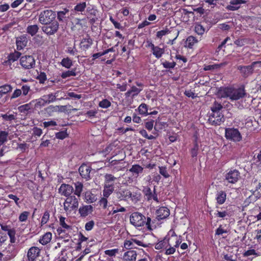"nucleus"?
Returning a JSON list of instances; mask_svg holds the SVG:
<instances>
[{"label":"nucleus","mask_w":261,"mask_h":261,"mask_svg":"<svg viewBox=\"0 0 261 261\" xmlns=\"http://www.w3.org/2000/svg\"><path fill=\"white\" fill-rule=\"evenodd\" d=\"M152 54L158 59L160 58L164 53V48L156 46L152 50Z\"/></svg>","instance_id":"58836bf2"},{"label":"nucleus","mask_w":261,"mask_h":261,"mask_svg":"<svg viewBox=\"0 0 261 261\" xmlns=\"http://www.w3.org/2000/svg\"><path fill=\"white\" fill-rule=\"evenodd\" d=\"M42 27V31L48 36L54 35L59 28V24L57 21H53L47 24H44Z\"/></svg>","instance_id":"6e6552de"},{"label":"nucleus","mask_w":261,"mask_h":261,"mask_svg":"<svg viewBox=\"0 0 261 261\" xmlns=\"http://www.w3.org/2000/svg\"><path fill=\"white\" fill-rule=\"evenodd\" d=\"M118 207L117 208L113 207L111 212H109V215H113L118 212H124L126 211V209L119 204H118Z\"/></svg>","instance_id":"5fc2aeb1"},{"label":"nucleus","mask_w":261,"mask_h":261,"mask_svg":"<svg viewBox=\"0 0 261 261\" xmlns=\"http://www.w3.org/2000/svg\"><path fill=\"white\" fill-rule=\"evenodd\" d=\"M65 219V218L62 216L60 217L59 221L61 227L58 228L57 229V231L59 234L71 229V226L66 223Z\"/></svg>","instance_id":"a211bd4d"},{"label":"nucleus","mask_w":261,"mask_h":261,"mask_svg":"<svg viewBox=\"0 0 261 261\" xmlns=\"http://www.w3.org/2000/svg\"><path fill=\"white\" fill-rule=\"evenodd\" d=\"M38 30L39 27L37 24L28 25L27 28V32L32 36L35 35Z\"/></svg>","instance_id":"473e14b6"},{"label":"nucleus","mask_w":261,"mask_h":261,"mask_svg":"<svg viewBox=\"0 0 261 261\" xmlns=\"http://www.w3.org/2000/svg\"><path fill=\"white\" fill-rule=\"evenodd\" d=\"M8 133L6 131L0 132V146L7 141Z\"/></svg>","instance_id":"8fccbe9b"},{"label":"nucleus","mask_w":261,"mask_h":261,"mask_svg":"<svg viewBox=\"0 0 261 261\" xmlns=\"http://www.w3.org/2000/svg\"><path fill=\"white\" fill-rule=\"evenodd\" d=\"M20 53L15 51L14 53H12L9 55L8 60L10 62H14L17 61L18 59L20 58Z\"/></svg>","instance_id":"49530a36"},{"label":"nucleus","mask_w":261,"mask_h":261,"mask_svg":"<svg viewBox=\"0 0 261 261\" xmlns=\"http://www.w3.org/2000/svg\"><path fill=\"white\" fill-rule=\"evenodd\" d=\"M104 177L105 185L114 187L115 182L117 179V177L111 174H106Z\"/></svg>","instance_id":"b1692460"},{"label":"nucleus","mask_w":261,"mask_h":261,"mask_svg":"<svg viewBox=\"0 0 261 261\" xmlns=\"http://www.w3.org/2000/svg\"><path fill=\"white\" fill-rule=\"evenodd\" d=\"M56 17L55 12L51 10H45L40 12L39 21L42 24H47L54 21Z\"/></svg>","instance_id":"7ed1b4c3"},{"label":"nucleus","mask_w":261,"mask_h":261,"mask_svg":"<svg viewBox=\"0 0 261 261\" xmlns=\"http://www.w3.org/2000/svg\"><path fill=\"white\" fill-rule=\"evenodd\" d=\"M142 90V88L140 89L133 86L131 87L130 90H128L126 93H125V96L126 97H132V98H134L137 96Z\"/></svg>","instance_id":"5701e85b"},{"label":"nucleus","mask_w":261,"mask_h":261,"mask_svg":"<svg viewBox=\"0 0 261 261\" xmlns=\"http://www.w3.org/2000/svg\"><path fill=\"white\" fill-rule=\"evenodd\" d=\"M226 199V194L223 191H218L216 195L217 203L219 204H223Z\"/></svg>","instance_id":"cd10ccee"},{"label":"nucleus","mask_w":261,"mask_h":261,"mask_svg":"<svg viewBox=\"0 0 261 261\" xmlns=\"http://www.w3.org/2000/svg\"><path fill=\"white\" fill-rule=\"evenodd\" d=\"M247 1L245 0H231L229 2V5L227 6L226 8L229 11H236L238 10L241 4H246Z\"/></svg>","instance_id":"dca6fc26"},{"label":"nucleus","mask_w":261,"mask_h":261,"mask_svg":"<svg viewBox=\"0 0 261 261\" xmlns=\"http://www.w3.org/2000/svg\"><path fill=\"white\" fill-rule=\"evenodd\" d=\"M261 255V252L253 249L248 250L243 253V256L245 257L257 256Z\"/></svg>","instance_id":"f704fd0d"},{"label":"nucleus","mask_w":261,"mask_h":261,"mask_svg":"<svg viewBox=\"0 0 261 261\" xmlns=\"http://www.w3.org/2000/svg\"><path fill=\"white\" fill-rule=\"evenodd\" d=\"M137 252L134 250H128L125 252L123 256L124 261H135L137 258Z\"/></svg>","instance_id":"4be33fe9"},{"label":"nucleus","mask_w":261,"mask_h":261,"mask_svg":"<svg viewBox=\"0 0 261 261\" xmlns=\"http://www.w3.org/2000/svg\"><path fill=\"white\" fill-rule=\"evenodd\" d=\"M12 87L10 85H5L2 86H0V93L3 96L4 94L8 93L11 91Z\"/></svg>","instance_id":"c03bdc74"},{"label":"nucleus","mask_w":261,"mask_h":261,"mask_svg":"<svg viewBox=\"0 0 261 261\" xmlns=\"http://www.w3.org/2000/svg\"><path fill=\"white\" fill-rule=\"evenodd\" d=\"M219 94L222 97H229L231 100H238L243 97L245 95L243 88L233 89L225 88L219 91Z\"/></svg>","instance_id":"f257e3e1"},{"label":"nucleus","mask_w":261,"mask_h":261,"mask_svg":"<svg viewBox=\"0 0 261 261\" xmlns=\"http://www.w3.org/2000/svg\"><path fill=\"white\" fill-rule=\"evenodd\" d=\"M194 31L197 35L202 36L205 33V29L201 24L196 23L194 27Z\"/></svg>","instance_id":"79ce46f5"},{"label":"nucleus","mask_w":261,"mask_h":261,"mask_svg":"<svg viewBox=\"0 0 261 261\" xmlns=\"http://www.w3.org/2000/svg\"><path fill=\"white\" fill-rule=\"evenodd\" d=\"M68 136L66 131H61L56 134V137L57 139L63 140Z\"/></svg>","instance_id":"774afa93"},{"label":"nucleus","mask_w":261,"mask_h":261,"mask_svg":"<svg viewBox=\"0 0 261 261\" xmlns=\"http://www.w3.org/2000/svg\"><path fill=\"white\" fill-rule=\"evenodd\" d=\"M240 176L239 171L236 169H233L226 174L225 179L229 183L234 184L238 181Z\"/></svg>","instance_id":"f8f14e48"},{"label":"nucleus","mask_w":261,"mask_h":261,"mask_svg":"<svg viewBox=\"0 0 261 261\" xmlns=\"http://www.w3.org/2000/svg\"><path fill=\"white\" fill-rule=\"evenodd\" d=\"M62 66L66 68H70L73 65L72 60L68 57L63 58L61 62Z\"/></svg>","instance_id":"a19ab883"},{"label":"nucleus","mask_w":261,"mask_h":261,"mask_svg":"<svg viewBox=\"0 0 261 261\" xmlns=\"http://www.w3.org/2000/svg\"><path fill=\"white\" fill-rule=\"evenodd\" d=\"M222 108L221 104L215 101L211 107V110L212 112H220V111Z\"/></svg>","instance_id":"603ef678"},{"label":"nucleus","mask_w":261,"mask_h":261,"mask_svg":"<svg viewBox=\"0 0 261 261\" xmlns=\"http://www.w3.org/2000/svg\"><path fill=\"white\" fill-rule=\"evenodd\" d=\"M159 172L165 178H168L170 176L166 168L165 167H159Z\"/></svg>","instance_id":"0e129e2a"},{"label":"nucleus","mask_w":261,"mask_h":261,"mask_svg":"<svg viewBox=\"0 0 261 261\" xmlns=\"http://www.w3.org/2000/svg\"><path fill=\"white\" fill-rule=\"evenodd\" d=\"M20 65L25 69H30L35 66V60L32 56L25 55L20 57Z\"/></svg>","instance_id":"423d86ee"},{"label":"nucleus","mask_w":261,"mask_h":261,"mask_svg":"<svg viewBox=\"0 0 261 261\" xmlns=\"http://www.w3.org/2000/svg\"><path fill=\"white\" fill-rule=\"evenodd\" d=\"M37 79L39 80L40 84H44L47 80V76L44 72H41L37 76Z\"/></svg>","instance_id":"bf43d9fd"},{"label":"nucleus","mask_w":261,"mask_h":261,"mask_svg":"<svg viewBox=\"0 0 261 261\" xmlns=\"http://www.w3.org/2000/svg\"><path fill=\"white\" fill-rule=\"evenodd\" d=\"M49 212L48 211H45L41 218V226H43L48 222L49 219Z\"/></svg>","instance_id":"13d9d810"},{"label":"nucleus","mask_w":261,"mask_h":261,"mask_svg":"<svg viewBox=\"0 0 261 261\" xmlns=\"http://www.w3.org/2000/svg\"><path fill=\"white\" fill-rule=\"evenodd\" d=\"M85 200L88 203H93L96 200L95 196L92 194L90 192H87L85 193Z\"/></svg>","instance_id":"a18cd8bd"},{"label":"nucleus","mask_w":261,"mask_h":261,"mask_svg":"<svg viewBox=\"0 0 261 261\" xmlns=\"http://www.w3.org/2000/svg\"><path fill=\"white\" fill-rule=\"evenodd\" d=\"M134 175L139 176L140 174L143 173V168L138 164L133 165L129 169Z\"/></svg>","instance_id":"7c9ffc66"},{"label":"nucleus","mask_w":261,"mask_h":261,"mask_svg":"<svg viewBox=\"0 0 261 261\" xmlns=\"http://www.w3.org/2000/svg\"><path fill=\"white\" fill-rule=\"evenodd\" d=\"M76 73L74 70H68L62 73L61 77L63 79H66L71 76H75Z\"/></svg>","instance_id":"4d7b16f0"},{"label":"nucleus","mask_w":261,"mask_h":261,"mask_svg":"<svg viewBox=\"0 0 261 261\" xmlns=\"http://www.w3.org/2000/svg\"><path fill=\"white\" fill-rule=\"evenodd\" d=\"M1 117L2 118L3 120L10 122L12 121V120H15L16 118V115L9 113H6L5 114H2L1 115Z\"/></svg>","instance_id":"ea45409f"},{"label":"nucleus","mask_w":261,"mask_h":261,"mask_svg":"<svg viewBox=\"0 0 261 261\" xmlns=\"http://www.w3.org/2000/svg\"><path fill=\"white\" fill-rule=\"evenodd\" d=\"M0 226L2 230L7 231L8 235L10 238V241L11 243H14L16 242V230L14 228H12L11 226L8 225L4 223H0Z\"/></svg>","instance_id":"9b49d317"},{"label":"nucleus","mask_w":261,"mask_h":261,"mask_svg":"<svg viewBox=\"0 0 261 261\" xmlns=\"http://www.w3.org/2000/svg\"><path fill=\"white\" fill-rule=\"evenodd\" d=\"M156 214L158 220L165 219L169 216L170 211L167 207L162 206L156 210Z\"/></svg>","instance_id":"aec40b11"},{"label":"nucleus","mask_w":261,"mask_h":261,"mask_svg":"<svg viewBox=\"0 0 261 261\" xmlns=\"http://www.w3.org/2000/svg\"><path fill=\"white\" fill-rule=\"evenodd\" d=\"M87 7V4L86 2H82L77 4L76 6H75L74 8V11L76 12H81L82 13L85 10V8Z\"/></svg>","instance_id":"4c0bfd02"},{"label":"nucleus","mask_w":261,"mask_h":261,"mask_svg":"<svg viewBox=\"0 0 261 261\" xmlns=\"http://www.w3.org/2000/svg\"><path fill=\"white\" fill-rule=\"evenodd\" d=\"M141 194L139 192H131L130 195V200L134 203H136L140 200Z\"/></svg>","instance_id":"72a5a7b5"},{"label":"nucleus","mask_w":261,"mask_h":261,"mask_svg":"<svg viewBox=\"0 0 261 261\" xmlns=\"http://www.w3.org/2000/svg\"><path fill=\"white\" fill-rule=\"evenodd\" d=\"M98 106L101 108L107 109L111 106V103L107 99H104L99 102Z\"/></svg>","instance_id":"864d4df0"},{"label":"nucleus","mask_w":261,"mask_h":261,"mask_svg":"<svg viewBox=\"0 0 261 261\" xmlns=\"http://www.w3.org/2000/svg\"><path fill=\"white\" fill-rule=\"evenodd\" d=\"M92 44V41L90 38L83 39L80 43V48L83 50H86Z\"/></svg>","instance_id":"c756f323"},{"label":"nucleus","mask_w":261,"mask_h":261,"mask_svg":"<svg viewBox=\"0 0 261 261\" xmlns=\"http://www.w3.org/2000/svg\"><path fill=\"white\" fill-rule=\"evenodd\" d=\"M52 239V233L47 232L43 234L39 240V242L43 245H45L49 243Z\"/></svg>","instance_id":"a878e982"},{"label":"nucleus","mask_w":261,"mask_h":261,"mask_svg":"<svg viewBox=\"0 0 261 261\" xmlns=\"http://www.w3.org/2000/svg\"><path fill=\"white\" fill-rule=\"evenodd\" d=\"M251 185L253 186H255L254 192L258 191L259 196H261V182H258L256 179H254L252 181Z\"/></svg>","instance_id":"09e8293b"},{"label":"nucleus","mask_w":261,"mask_h":261,"mask_svg":"<svg viewBox=\"0 0 261 261\" xmlns=\"http://www.w3.org/2000/svg\"><path fill=\"white\" fill-rule=\"evenodd\" d=\"M20 90L23 96H27L31 90L30 87L27 85H23Z\"/></svg>","instance_id":"338daca9"},{"label":"nucleus","mask_w":261,"mask_h":261,"mask_svg":"<svg viewBox=\"0 0 261 261\" xmlns=\"http://www.w3.org/2000/svg\"><path fill=\"white\" fill-rule=\"evenodd\" d=\"M75 189H73L74 195L80 198L83 190V185L82 182L77 181L73 183Z\"/></svg>","instance_id":"c85d7f7f"},{"label":"nucleus","mask_w":261,"mask_h":261,"mask_svg":"<svg viewBox=\"0 0 261 261\" xmlns=\"http://www.w3.org/2000/svg\"><path fill=\"white\" fill-rule=\"evenodd\" d=\"M138 111L141 115H147L149 114L147 112L148 107L145 103H141L138 107Z\"/></svg>","instance_id":"de8ad7c7"},{"label":"nucleus","mask_w":261,"mask_h":261,"mask_svg":"<svg viewBox=\"0 0 261 261\" xmlns=\"http://www.w3.org/2000/svg\"><path fill=\"white\" fill-rule=\"evenodd\" d=\"M88 238L84 236L81 232L79 234L78 243L76 247V250H80L82 246L86 245L85 243H87Z\"/></svg>","instance_id":"bb28decb"},{"label":"nucleus","mask_w":261,"mask_h":261,"mask_svg":"<svg viewBox=\"0 0 261 261\" xmlns=\"http://www.w3.org/2000/svg\"><path fill=\"white\" fill-rule=\"evenodd\" d=\"M66 107V106H54L50 105L45 109V111L46 112V113H47V114H48L49 115H50L51 114V113H53V112H57V111H62L63 110V109Z\"/></svg>","instance_id":"393cba45"},{"label":"nucleus","mask_w":261,"mask_h":261,"mask_svg":"<svg viewBox=\"0 0 261 261\" xmlns=\"http://www.w3.org/2000/svg\"><path fill=\"white\" fill-rule=\"evenodd\" d=\"M69 12V10L67 8H64L62 11H60L57 12V18L60 21H63L65 18V15Z\"/></svg>","instance_id":"37998d69"},{"label":"nucleus","mask_w":261,"mask_h":261,"mask_svg":"<svg viewBox=\"0 0 261 261\" xmlns=\"http://www.w3.org/2000/svg\"><path fill=\"white\" fill-rule=\"evenodd\" d=\"M65 94L64 92L61 90H58L55 93H50L46 95H44L43 97L46 100L47 104L54 102L57 100H60L65 99ZM68 98H65V99H68Z\"/></svg>","instance_id":"20e7f679"},{"label":"nucleus","mask_w":261,"mask_h":261,"mask_svg":"<svg viewBox=\"0 0 261 261\" xmlns=\"http://www.w3.org/2000/svg\"><path fill=\"white\" fill-rule=\"evenodd\" d=\"M169 240L165 238L164 240L155 244L154 248L157 250L167 248L169 246Z\"/></svg>","instance_id":"2f4dec72"},{"label":"nucleus","mask_w":261,"mask_h":261,"mask_svg":"<svg viewBox=\"0 0 261 261\" xmlns=\"http://www.w3.org/2000/svg\"><path fill=\"white\" fill-rule=\"evenodd\" d=\"M198 42V41L196 38V37L193 36H190L187 38L186 41V43L187 46H188L189 48H191L193 46V45Z\"/></svg>","instance_id":"c9c22d12"},{"label":"nucleus","mask_w":261,"mask_h":261,"mask_svg":"<svg viewBox=\"0 0 261 261\" xmlns=\"http://www.w3.org/2000/svg\"><path fill=\"white\" fill-rule=\"evenodd\" d=\"M208 121L212 125H220L224 121V115L221 112H212Z\"/></svg>","instance_id":"1a4fd4ad"},{"label":"nucleus","mask_w":261,"mask_h":261,"mask_svg":"<svg viewBox=\"0 0 261 261\" xmlns=\"http://www.w3.org/2000/svg\"><path fill=\"white\" fill-rule=\"evenodd\" d=\"M162 65L165 68L172 69L175 66L176 63L174 62H169L166 61L162 63Z\"/></svg>","instance_id":"052dcab7"},{"label":"nucleus","mask_w":261,"mask_h":261,"mask_svg":"<svg viewBox=\"0 0 261 261\" xmlns=\"http://www.w3.org/2000/svg\"><path fill=\"white\" fill-rule=\"evenodd\" d=\"M146 217L142 214L135 212L130 216V222L135 227L142 226L145 224Z\"/></svg>","instance_id":"0eeeda50"},{"label":"nucleus","mask_w":261,"mask_h":261,"mask_svg":"<svg viewBox=\"0 0 261 261\" xmlns=\"http://www.w3.org/2000/svg\"><path fill=\"white\" fill-rule=\"evenodd\" d=\"M142 192L144 194L145 197L147 200V201L153 200L154 201L158 203L159 202L157 194L155 192V187H154L153 191L152 192L151 189L149 187H143Z\"/></svg>","instance_id":"9d476101"},{"label":"nucleus","mask_w":261,"mask_h":261,"mask_svg":"<svg viewBox=\"0 0 261 261\" xmlns=\"http://www.w3.org/2000/svg\"><path fill=\"white\" fill-rule=\"evenodd\" d=\"M73 192V188L72 186L68 184H62L59 189V193L63 196L67 197L71 195Z\"/></svg>","instance_id":"ddd939ff"},{"label":"nucleus","mask_w":261,"mask_h":261,"mask_svg":"<svg viewBox=\"0 0 261 261\" xmlns=\"http://www.w3.org/2000/svg\"><path fill=\"white\" fill-rule=\"evenodd\" d=\"M47 103L45 99H44L43 96L40 98L36 100V102L35 103V107L36 108H39L41 107H43L45 106Z\"/></svg>","instance_id":"3c124183"},{"label":"nucleus","mask_w":261,"mask_h":261,"mask_svg":"<svg viewBox=\"0 0 261 261\" xmlns=\"http://www.w3.org/2000/svg\"><path fill=\"white\" fill-rule=\"evenodd\" d=\"M225 136L227 140L233 142H240L242 140V135L237 128H227L225 129Z\"/></svg>","instance_id":"39448f33"},{"label":"nucleus","mask_w":261,"mask_h":261,"mask_svg":"<svg viewBox=\"0 0 261 261\" xmlns=\"http://www.w3.org/2000/svg\"><path fill=\"white\" fill-rule=\"evenodd\" d=\"M165 124V122H161L160 121V119H158L156 120V121H155L154 128L156 130H159V129H161L164 127Z\"/></svg>","instance_id":"e2e57ef3"},{"label":"nucleus","mask_w":261,"mask_h":261,"mask_svg":"<svg viewBox=\"0 0 261 261\" xmlns=\"http://www.w3.org/2000/svg\"><path fill=\"white\" fill-rule=\"evenodd\" d=\"M255 62H253L252 65L248 66H239L238 69L239 70L243 77H246L251 75L253 71V65Z\"/></svg>","instance_id":"f3484780"},{"label":"nucleus","mask_w":261,"mask_h":261,"mask_svg":"<svg viewBox=\"0 0 261 261\" xmlns=\"http://www.w3.org/2000/svg\"><path fill=\"white\" fill-rule=\"evenodd\" d=\"M114 187L113 186H108L105 185L104 189L103 190V196L105 197H109V196L114 191Z\"/></svg>","instance_id":"e433bc0d"},{"label":"nucleus","mask_w":261,"mask_h":261,"mask_svg":"<svg viewBox=\"0 0 261 261\" xmlns=\"http://www.w3.org/2000/svg\"><path fill=\"white\" fill-rule=\"evenodd\" d=\"M124 246L126 249H132L133 248H136L137 247L134 245L133 242L132 241V239L129 240H126L124 243Z\"/></svg>","instance_id":"680f3d73"},{"label":"nucleus","mask_w":261,"mask_h":261,"mask_svg":"<svg viewBox=\"0 0 261 261\" xmlns=\"http://www.w3.org/2000/svg\"><path fill=\"white\" fill-rule=\"evenodd\" d=\"M28 39L26 35H23L17 37L16 40L17 49L20 50L23 49L27 45Z\"/></svg>","instance_id":"6ab92c4d"},{"label":"nucleus","mask_w":261,"mask_h":261,"mask_svg":"<svg viewBox=\"0 0 261 261\" xmlns=\"http://www.w3.org/2000/svg\"><path fill=\"white\" fill-rule=\"evenodd\" d=\"M31 102L22 105L18 107V110L21 113H25L31 109Z\"/></svg>","instance_id":"6e6d98bb"},{"label":"nucleus","mask_w":261,"mask_h":261,"mask_svg":"<svg viewBox=\"0 0 261 261\" xmlns=\"http://www.w3.org/2000/svg\"><path fill=\"white\" fill-rule=\"evenodd\" d=\"M81 216L86 217L93 212V206L91 205H86L81 206L79 210Z\"/></svg>","instance_id":"412c9836"},{"label":"nucleus","mask_w":261,"mask_h":261,"mask_svg":"<svg viewBox=\"0 0 261 261\" xmlns=\"http://www.w3.org/2000/svg\"><path fill=\"white\" fill-rule=\"evenodd\" d=\"M91 170V168L86 164L82 165L79 169L81 176L86 180H88L90 178Z\"/></svg>","instance_id":"2eb2a0df"},{"label":"nucleus","mask_w":261,"mask_h":261,"mask_svg":"<svg viewBox=\"0 0 261 261\" xmlns=\"http://www.w3.org/2000/svg\"><path fill=\"white\" fill-rule=\"evenodd\" d=\"M40 252V249L38 247L35 246L31 247L27 253L28 261H35L39 256Z\"/></svg>","instance_id":"4468645a"},{"label":"nucleus","mask_w":261,"mask_h":261,"mask_svg":"<svg viewBox=\"0 0 261 261\" xmlns=\"http://www.w3.org/2000/svg\"><path fill=\"white\" fill-rule=\"evenodd\" d=\"M199 147L197 143H196L193 147L191 149V154L192 157H196L198 154Z\"/></svg>","instance_id":"69168bd1"},{"label":"nucleus","mask_w":261,"mask_h":261,"mask_svg":"<svg viewBox=\"0 0 261 261\" xmlns=\"http://www.w3.org/2000/svg\"><path fill=\"white\" fill-rule=\"evenodd\" d=\"M79 200V198H76L75 195H72L66 198L63 205L64 210L67 214L70 213L77 209Z\"/></svg>","instance_id":"f03ea898"}]
</instances>
